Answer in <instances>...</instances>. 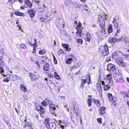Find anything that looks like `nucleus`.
<instances>
[{"mask_svg":"<svg viewBox=\"0 0 129 129\" xmlns=\"http://www.w3.org/2000/svg\"><path fill=\"white\" fill-rule=\"evenodd\" d=\"M121 55L119 53L114 52L112 53V57L113 59L115 60V62L119 66L123 68L126 67L127 63L123 61V59L121 58Z\"/></svg>","mask_w":129,"mask_h":129,"instance_id":"1","label":"nucleus"},{"mask_svg":"<svg viewBox=\"0 0 129 129\" xmlns=\"http://www.w3.org/2000/svg\"><path fill=\"white\" fill-rule=\"evenodd\" d=\"M99 51L101 53L103 56L107 55L109 53L108 46L107 44L101 46L99 48Z\"/></svg>","mask_w":129,"mask_h":129,"instance_id":"2","label":"nucleus"},{"mask_svg":"<svg viewBox=\"0 0 129 129\" xmlns=\"http://www.w3.org/2000/svg\"><path fill=\"white\" fill-rule=\"evenodd\" d=\"M35 109L38 111L41 117L42 118L44 117V116L42 114L45 113V109L39 104H36L35 106Z\"/></svg>","mask_w":129,"mask_h":129,"instance_id":"3","label":"nucleus"},{"mask_svg":"<svg viewBox=\"0 0 129 129\" xmlns=\"http://www.w3.org/2000/svg\"><path fill=\"white\" fill-rule=\"evenodd\" d=\"M29 44L33 47L32 53H36V48L38 47L37 40L36 39H31L30 42H29Z\"/></svg>","mask_w":129,"mask_h":129,"instance_id":"4","label":"nucleus"},{"mask_svg":"<svg viewBox=\"0 0 129 129\" xmlns=\"http://www.w3.org/2000/svg\"><path fill=\"white\" fill-rule=\"evenodd\" d=\"M47 102L49 104L50 112L52 114H55L56 109L55 105L49 100H48Z\"/></svg>","mask_w":129,"mask_h":129,"instance_id":"5","label":"nucleus"},{"mask_svg":"<svg viewBox=\"0 0 129 129\" xmlns=\"http://www.w3.org/2000/svg\"><path fill=\"white\" fill-rule=\"evenodd\" d=\"M105 31L103 30H100L96 33V34L100 39H102L106 37Z\"/></svg>","mask_w":129,"mask_h":129,"instance_id":"6","label":"nucleus"},{"mask_svg":"<svg viewBox=\"0 0 129 129\" xmlns=\"http://www.w3.org/2000/svg\"><path fill=\"white\" fill-rule=\"evenodd\" d=\"M113 77L117 83H121L123 81V80L120 75L118 73H115L113 74Z\"/></svg>","mask_w":129,"mask_h":129,"instance_id":"7","label":"nucleus"},{"mask_svg":"<svg viewBox=\"0 0 129 129\" xmlns=\"http://www.w3.org/2000/svg\"><path fill=\"white\" fill-rule=\"evenodd\" d=\"M107 70L109 71H110L112 72H115L116 71V68L115 65L111 63H109L108 64L107 66Z\"/></svg>","mask_w":129,"mask_h":129,"instance_id":"8","label":"nucleus"},{"mask_svg":"<svg viewBox=\"0 0 129 129\" xmlns=\"http://www.w3.org/2000/svg\"><path fill=\"white\" fill-rule=\"evenodd\" d=\"M70 107L71 109L73 110L74 112L76 115H77L78 114L79 108L77 106V105L76 104H73Z\"/></svg>","mask_w":129,"mask_h":129,"instance_id":"9","label":"nucleus"},{"mask_svg":"<svg viewBox=\"0 0 129 129\" xmlns=\"http://www.w3.org/2000/svg\"><path fill=\"white\" fill-rule=\"evenodd\" d=\"M106 108L105 106H102L100 107L98 109V110L99 114L101 116H103L105 114H106Z\"/></svg>","mask_w":129,"mask_h":129,"instance_id":"10","label":"nucleus"},{"mask_svg":"<svg viewBox=\"0 0 129 129\" xmlns=\"http://www.w3.org/2000/svg\"><path fill=\"white\" fill-rule=\"evenodd\" d=\"M71 57V58L67 59L65 60V63L67 64H71L72 61H73V59H74L75 60L77 59L74 54H71L69 55Z\"/></svg>","mask_w":129,"mask_h":129,"instance_id":"11","label":"nucleus"},{"mask_svg":"<svg viewBox=\"0 0 129 129\" xmlns=\"http://www.w3.org/2000/svg\"><path fill=\"white\" fill-rule=\"evenodd\" d=\"M27 12L31 18L34 17L35 16V11L33 9L27 10Z\"/></svg>","mask_w":129,"mask_h":129,"instance_id":"12","label":"nucleus"},{"mask_svg":"<svg viewBox=\"0 0 129 129\" xmlns=\"http://www.w3.org/2000/svg\"><path fill=\"white\" fill-rule=\"evenodd\" d=\"M76 3L75 2L74 3L70 0H65L64 1V4L66 6L69 7V6L72 5H74Z\"/></svg>","mask_w":129,"mask_h":129,"instance_id":"13","label":"nucleus"},{"mask_svg":"<svg viewBox=\"0 0 129 129\" xmlns=\"http://www.w3.org/2000/svg\"><path fill=\"white\" fill-rule=\"evenodd\" d=\"M47 129H55L56 127V125L54 122H51L46 125Z\"/></svg>","mask_w":129,"mask_h":129,"instance_id":"14","label":"nucleus"},{"mask_svg":"<svg viewBox=\"0 0 129 129\" xmlns=\"http://www.w3.org/2000/svg\"><path fill=\"white\" fill-rule=\"evenodd\" d=\"M8 77L10 81H14L15 80L17 79V77L18 79L20 78L17 76L16 75H14L11 74H8Z\"/></svg>","mask_w":129,"mask_h":129,"instance_id":"15","label":"nucleus"},{"mask_svg":"<svg viewBox=\"0 0 129 129\" xmlns=\"http://www.w3.org/2000/svg\"><path fill=\"white\" fill-rule=\"evenodd\" d=\"M62 46L65 49V50L67 51H70L71 50V48L69 47V45L68 44L64 43L61 44Z\"/></svg>","mask_w":129,"mask_h":129,"instance_id":"16","label":"nucleus"},{"mask_svg":"<svg viewBox=\"0 0 129 129\" xmlns=\"http://www.w3.org/2000/svg\"><path fill=\"white\" fill-rule=\"evenodd\" d=\"M25 3L27 8H31L33 6V3L30 1V0H24Z\"/></svg>","mask_w":129,"mask_h":129,"instance_id":"17","label":"nucleus"},{"mask_svg":"<svg viewBox=\"0 0 129 129\" xmlns=\"http://www.w3.org/2000/svg\"><path fill=\"white\" fill-rule=\"evenodd\" d=\"M107 79L109 81V84H111L113 85V80L111 74H109L107 75L106 77Z\"/></svg>","mask_w":129,"mask_h":129,"instance_id":"18","label":"nucleus"},{"mask_svg":"<svg viewBox=\"0 0 129 129\" xmlns=\"http://www.w3.org/2000/svg\"><path fill=\"white\" fill-rule=\"evenodd\" d=\"M117 100V99L114 96H113L111 99V100L109 101L111 102V105H113L114 107H115L117 104V103L116 102Z\"/></svg>","mask_w":129,"mask_h":129,"instance_id":"19","label":"nucleus"},{"mask_svg":"<svg viewBox=\"0 0 129 129\" xmlns=\"http://www.w3.org/2000/svg\"><path fill=\"white\" fill-rule=\"evenodd\" d=\"M28 74L30 77L31 80L32 81H34L37 79V76L34 73L30 72Z\"/></svg>","mask_w":129,"mask_h":129,"instance_id":"20","label":"nucleus"},{"mask_svg":"<svg viewBox=\"0 0 129 129\" xmlns=\"http://www.w3.org/2000/svg\"><path fill=\"white\" fill-rule=\"evenodd\" d=\"M97 23L100 24H101L105 22V21L104 19L102 18L101 15H98V17L97 18Z\"/></svg>","mask_w":129,"mask_h":129,"instance_id":"21","label":"nucleus"},{"mask_svg":"<svg viewBox=\"0 0 129 129\" xmlns=\"http://www.w3.org/2000/svg\"><path fill=\"white\" fill-rule=\"evenodd\" d=\"M93 103L94 104L98 107H100L101 106L100 101L97 99H95L94 98L92 99Z\"/></svg>","mask_w":129,"mask_h":129,"instance_id":"22","label":"nucleus"},{"mask_svg":"<svg viewBox=\"0 0 129 129\" xmlns=\"http://www.w3.org/2000/svg\"><path fill=\"white\" fill-rule=\"evenodd\" d=\"M5 64V62L4 61H2L0 62V73L4 76V75L3 74L4 72V70L2 65L3 64L4 65Z\"/></svg>","mask_w":129,"mask_h":129,"instance_id":"23","label":"nucleus"},{"mask_svg":"<svg viewBox=\"0 0 129 129\" xmlns=\"http://www.w3.org/2000/svg\"><path fill=\"white\" fill-rule=\"evenodd\" d=\"M96 86L97 90L100 93H101L102 92V87L101 86L100 83H97L96 84Z\"/></svg>","mask_w":129,"mask_h":129,"instance_id":"24","label":"nucleus"},{"mask_svg":"<svg viewBox=\"0 0 129 129\" xmlns=\"http://www.w3.org/2000/svg\"><path fill=\"white\" fill-rule=\"evenodd\" d=\"M14 14L16 15L24 17L25 16L24 13L19 11H15L14 12Z\"/></svg>","mask_w":129,"mask_h":129,"instance_id":"25","label":"nucleus"},{"mask_svg":"<svg viewBox=\"0 0 129 129\" xmlns=\"http://www.w3.org/2000/svg\"><path fill=\"white\" fill-rule=\"evenodd\" d=\"M50 66L48 63H47L45 64L43 66V69L45 71H49V70Z\"/></svg>","mask_w":129,"mask_h":129,"instance_id":"26","label":"nucleus"},{"mask_svg":"<svg viewBox=\"0 0 129 129\" xmlns=\"http://www.w3.org/2000/svg\"><path fill=\"white\" fill-rule=\"evenodd\" d=\"M82 31V29H81L80 30H77V31L76 32V36L78 37H82L81 34Z\"/></svg>","mask_w":129,"mask_h":129,"instance_id":"27","label":"nucleus"},{"mask_svg":"<svg viewBox=\"0 0 129 129\" xmlns=\"http://www.w3.org/2000/svg\"><path fill=\"white\" fill-rule=\"evenodd\" d=\"M20 87L21 90L24 92H26L27 91L26 86L23 84L20 85Z\"/></svg>","mask_w":129,"mask_h":129,"instance_id":"28","label":"nucleus"},{"mask_svg":"<svg viewBox=\"0 0 129 129\" xmlns=\"http://www.w3.org/2000/svg\"><path fill=\"white\" fill-rule=\"evenodd\" d=\"M82 24L80 22L78 23V24L76 26L75 29L76 30H80L83 29V27H82Z\"/></svg>","mask_w":129,"mask_h":129,"instance_id":"29","label":"nucleus"},{"mask_svg":"<svg viewBox=\"0 0 129 129\" xmlns=\"http://www.w3.org/2000/svg\"><path fill=\"white\" fill-rule=\"evenodd\" d=\"M19 47L21 49H27L28 47L26 45L23 43H21L19 44Z\"/></svg>","mask_w":129,"mask_h":129,"instance_id":"30","label":"nucleus"},{"mask_svg":"<svg viewBox=\"0 0 129 129\" xmlns=\"http://www.w3.org/2000/svg\"><path fill=\"white\" fill-rule=\"evenodd\" d=\"M86 37L85 38V39L86 41L89 42V43L90 42V36L89 33H87L86 34Z\"/></svg>","mask_w":129,"mask_h":129,"instance_id":"31","label":"nucleus"},{"mask_svg":"<svg viewBox=\"0 0 129 129\" xmlns=\"http://www.w3.org/2000/svg\"><path fill=\"white\" fill-rule=\"evenodd\" d=\"M113 25L111 24H109V26L108 27V33L110 34L113 32Z\"/></svg>","mask_w":129,"mask_h":129,"instance_id":"32","label":"nucleus"},{"mask_svg":"<svg viewBox=\"0 0 129 129\" xmlns=\"http://www.w3.org/2000/svg\"><path fill=\"white\" fill-rule=\"evenodd\" d=\"M119 111L120 113L121 114H125L126 112V109L124 108H121L120 109Z\"/></svg>","mask_w":129,"mask_h":129,"instance_id":"33","label":"nucleus"},{"mask_svg":"<svg viewBox=\"0 0 129 129\" xmlns=\"http://www.w3.org/2000/svg\"><path fill=\"white\" fill-rule=\"evenodd\" d=\"M116 19L115 18H113V20L112 21V22L113 24L114 27L115 28H117L118 26V25L117 24V23L116 21Z\"/></svg>","mask_w":129,"mask_h":129,"instance_id":"34","label":"nucleus"},{"mask_svg":"<svg viewBox=\"0 0 129 129\" xmlns=\"http://www.w3.org/2000/svg\"><path fill=\"white\" fill-rule=\"evenodd\" d=\"M86 81L88 80V81L87 82V83L88 84H89L90 83L91 78L90 75H88L86 76Z\"/></svg>","mask_w":129,"mask_h":129,"instance_id":"35","label":"nucleus"},{"mask_svg":"<svg viewBox=\"0 0 129 129\" xmlns=\"http://www.w3.org/2000/svg\"><path fill=\"white\" fill-rule=\"evenodd\" d=\"M109 42L111 43H114L116 42L115 38L114 37L110 38L108 39Z\"/></svg>","mask_w":129,"mask_h":129,"instance_id":"36","label":"nucleus"},{"mask_svg":"<svg viewBox=\"0 0 129 129\" xmlns=\"http://www.w3.org/2000/svg\"><path fill=\"white\" fill-rule=\"evenodd\" d=\"M87 103L88 107H90L92 106V102L91 98H88L87 99Z\"/></svg>","mask_w":129,"mask_h":129,"instance_id":"37","label":"nucleus"},{"mask_svg":"<svg viewBox=\"0 0 129 129\" xmlns=\"http://www.w3.org/2000/svg\"><path fill=\"white\" fill-rule=\"evenodd\" d=\"M124 45L126 47H129V41L128 39L125 38L124 39Z\"/></svg>","mask_w":129,"mask_h":129,"instance_id":"38","label":"nucleus"},{"mask_svg":"<svg viewBox=\"0 0 129 129\" xmlns=\"http://www.w3.org/2000/svg\"><path fill=\"white\" fill-rule=\"evenodd\" d=\"M99 25L100 27L104 31L106 26L105 22L100 24H99Z\"/></svg>","mask_w":129,"mask_h":129,"instance_id":"39","label":"nucleus"},{"mask_svg":"<svg viewBox=\"0 0 129 129\" xmlns=\"http://www.w3.org/2000/svg\"><path fill=\"white\" fill-rule=\"evenodd\" d=\"M46 53V51L45 49H43L40 50L38 52L39 54L41 55H43Z\"/></svg>","mask_w":129,"mask_h":129,"instance_id":"40","label":"nucleus"},{"mask_svg":"<svg viewBox=\"0 0 129 129\" xmlns=\"http://www.w3.org/2000/svg\"><path fill=\"white\" fill-rule=\"evenodd\" d=\"M76 41L78 44L82 45L83 42V40L81 39H76Z\"/></svg>","mask_w":129,"mask_h":129,"instance_id":"41","label":"nucleus"},{"mask_svg":"<svg viewBox=\"0 0 129 129\" xmlns=\"http://www.w3.org/2000/svg\"><path fill=\"white\" fill-rule=\"evenodd\" d=\"M110 86L109 85H105L103 87L104 90L105 91H107L110 88Z\"/></svg>","mask_w":129,"mask_h":129,"instance_id":"42","label":"nucleus"},{"mask_svg":"<svg viewBox=\"0 0 129 129\" xmlns=\"http://www.w3.org/2000/svg\"><path fill=\"white\" fill-rule=\"evenodd\" d=\"M54 76L55 78L58 80H59L60 79V77L56 72H54Z\"/></svg>","mask_w":129,"mask_h":129,"instance_id":"43","label":"nucleus"},{"mask_svg":"<svg viewBox=\"0 0 129 129\" xmlns=\"http://www.w3.org/2000/svg\"><path fill=\"white\" fill-rule=\"evenodd\" d=\"M17 1V0H9L7 3V5H9L11 4L12 5L13 3Z\"/></svg>","mask_w":129,"mask_h":129,"instance_id":"44","label":"nucleus"},{"mask_svg":"<svg viewBox=\"0 0 129 129\" xmlns=\"http://www.w3.org/2000/svg\"><path fill=\"white\" fill-rule=\"evenodd\" d=\"M107 96L109 101L111 100V99L113 96V95L112 93L108 92L107 93Z\"/></svg>","mask_w":129,"mask_h":129,"instance_id":"45","label":"nucleus"},{"mask_svg":"<svg viewBox=\"0 0 129 129\" xmlns=\"http://www.w3.org/2000/svg\"><path fill=\"white\" fill-rule=\"evenodd\" d=\"M123 39V36H121L119 38H115L116 42H119L120 41H121Z\"/></svg>","mask_w":129,"mask_h":129,"instance_id":"46","label":"nucleus"},{"mask_svg":"<svg viewBox=\"0 0 129 129\" xmlns=\"http://www.w3.org/2000/svg\"><path fill=\"white\" fill-rule=\"evenodd\" d=\"M41 104L42 106L44 107H46L47 106V103L46 101L44 100L41 102Z\"/></svg>","mask_w":129,"mask_h":129,"instance_id":"47","label":"nucleus"},{"mask_svg":"<svg viewBox=\"0 0 129 129\" xmlns=\"http://www.w3.org/2000/svg\"><path fill=\"white\" fill-rule=\"evenodd\" d=\"M79 67H78L77 66H76V64H75L73 65L72 67H71L70 69V71H72L74 69H76V68H79Z\"/></svg>","mask_w":129,"mask_h":129,"instance_id":"48","label":"nucleus"},{"mask_svg":"<svg viewBox=\"0 0 129 129\" xmlns=\"http://www.w3.org/2000/svg\"><path fill=\"white\" fill-rule=\"evenodd\" d=\"M63 50L61 49H60L58 51L57 54L58 55H60L62 54H63L64 53V52H63Z\"/></svg>","mask_w":129,"mask_h":129,"instance_id":"49","label":"nucleus"},{"mask_svg":"<svg viewBox=\"0 0 129 129\" xmlns=\"http://www.w3.org/2000/svg\"><path fill=\"white\" fill-rule=\"evenodd\" d=\"M4 53L3 52H0V60L2 61L4 56Z\"/></svg>","mask_w":129,"mask_h":129,"instance_id":"50","label":"nucleus"},{"mask_svg":"<svg viewBox=\"0 0 129 129\" xmlns=\"http://www.w3.org/2000/svg\"><path fill=\"white\" fill-rule=\"evenodd\" d=\"M52 55L53 58L54 63L55 64H57V60L53 54H52Z\"/></svg>","mask_w":129,"mask_h":129,"instance_id":"51","label":"nucleus"},{"mask_svg":"<svg viewBox=\"0 0 129 129\" xmlns=\"http://www.w3.org/2000/svg\"><path fill=\"white\" fill-rule=\"evenodd\" d=\"M119 53L120 54L122 55V56H124L125 58H126L127 59H128L127 57H129V54H124L121 52H119Z\"/></svg>","mask_w":129,"mask_h":129,"instance_id":"52","label":"nucleus"},{"mask_svg":"<svg viewBox=\"0 0 129 129\" xmlns=\"http://www.w3.org/2000/svg\"><path fill=\"white\" fill-rule=\"evenodd\" d=\"M120 32V28L118 29H117L116 31V33L114 36V37H116L118 36L117 33H119Z\"/></svg>","mask_w":129,"mask_h":129,"instance_id":"53","label":"nucleus"},{"mask_svg":"<svg viewBox=\"0 0 129 129\" xmlns=\"http://www.w3.org/2000/svg\"><path fill=\"white\" fill-rule=\"evenodd\" d=\"M97 121L100 124H101L102 123V118H98L97 119Z\"/></svg>","mask_w":129,"mask_h":129,"instance_id":"54","label":"nucleus"},{"mask_svg":"<svg viewBox=\"0 0 129 129\" xmlns=\"http://www.w3.org/2000/svg\"><path fill=\"white\" fill-rule=\"evenodd\" d=\"M10 81L9 78L8 77V78H5L3 79V81L4 82H8Z\"/></svg>","mask_w":129,"mask_h":129,"instance_id":"55","label":"nucleus"},{"mask_svg":"<svg viewBox=\"0 0 129 129\" xmlns=\"http://www.w3.org/2000/svg\"><path fill=\"white\" fill-rule=\"evenodd\" d=\"M45 80L46 81L47 83L51 84L52 82V81L50 80H49L48 78H45Z\"/></svg>","mask_w":129,"mask_h":129,"instance_id":"56","label":"nucleus"},{"mask_svg":"<svg viewBox=\"0 0 129 129\" xmlns=\"http://www.w3.org/2000/svg\"><path fill=\"white\" fill-rule=\"evenodd\" d=\"M48 76L50 78H53L54 77L53 74L51 73H49L48 74Z\"/></svg>","mask_w":129,"mask_h":129,"instance_id":"57","label":"nucleus"},{"mask_svg":"<svg viewBox=\"0 0 129 129\" xmlns=\"http://www.w3.org/2000/svg\"><path fill=\"white\" fill-rule=\"evenodd\" d=\"M81 83H83V84H85L86 83L87 81H86V80L85 79H81Z\"/></svg>","mask_w":129,"mask_h":129,"instance_id":"58","label":"nucleus"},{"mask_svg":"<svg viewBox=\"0 0 129 129\" xmlns=\"http://www.w3.org/2000/svg\"><path fill=\"white\" fill-rule=\"evenodd\" d=\"M125 96L126 97L129 98V89L128 90L127 93L125 92Z\"/></svg>","mask_w":129,"mask_h":129,"instance_id":"59","label":"nucleus"},{"mask_svg":"<svg viewBox=\"0 0 129 129\" xmlns=\"http://www.w3.org/2000/svg\"><path fill=\"white\" fill-rule=\"evenodd\" d=\"M59 125L60 126V127L62 129H64V126L62 125L60 123L59 124Z\"/></svg>","mask_w":129,"mask_h":129,"instance_id":"60","label":"nucleus"},{"mask_svg":"<svg viewBox=\"0 0 129 129\" xmlns=\"http://www.w3.org/2000/svg\"><path fill=\"white\" fill-rule=\"evenodd\" d=\"M3 120L5 122L6 124H8V123H9L8 121V120H6V119L4 118L3 119Z\"/></svg>","mask_w":129,"mask_h":129,"instance_id":"61","label":"nucleus"},{"mask_svg":"<svg viewBox=\"0 0 129 129\" xmlns=\"http://www.w3.org/2000/svg\"><path fill=\"white\" fill-rule=\"evenodd\" d=\"M36 64L39 67V68H40L39 63L38 61H36Z\"/></svg>","mask_w":129,"mask_h":129,"instance_id":"62","label":"nucleus"},{"mask_svg":"<svg viewBox=\"0 0 129 129\" xmlns=\"http://www.w3.org/2000/svg\"><path fill=\"white\" fill-rule=\"evenodd\" d=\"M100 82H101L102 84V85H105V82L104 81H101V80H100Z\"/></svg>","mask_w":129,"mask_h":129,"instance_id":"63","label":"nucleus"},{"mask_svg":"<svg viewBox=\"0 0 129 129\" xmlns=\"http://www.w3.org/2000/svg\"><path fill=\"white\" fill-rule=\"evenodd\" d=\"M45 61H44V60H42L41 61V62H40V63L41 64H44V63H45Z\"/></svg>","mask_w":129,"mask_h":129,"instance_id":"64","label":"nucleus"}]
</instances>
